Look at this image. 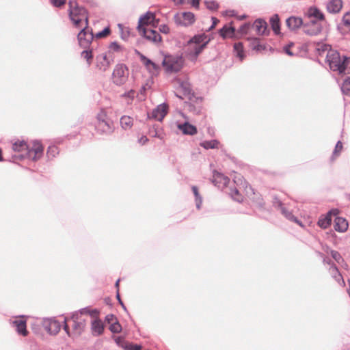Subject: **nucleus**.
<instances>
[{
	"mask_svg": "<svg viewBox=\"0 0 350 350\" xmlns=\"http://www.w3.org/2000/svg\"><path fill=\"white\" fill-rule=\"evenodd\" d=\"M83 314H88L86 310L75 312L70 319L65 318L64 329L71 337L79 336L85 326V320L83 318Z\"/></svg>",
	"mask_w": 350,
	"mask_h": 350,
	"instance_id": "1",
	"label": "nucleus"
},
{
	"mask_svg": "<svg viewBox=\"0 0 350 350\" xmlns=\"http://www.w3.org/2000/svg\"><path fill=\"white\" fill-rule=\"evenodd\" d=\"M232 178L235 185L239 186L240 189H243L245 191L246 198L252 203L259 206L264 205L265 203L262 196L259 193L254 191L241 174L234 173Z\"/></svg>",
	"mask_w": 350,
	"mask_h": 350,
	"instance_id": "2",
	"label": "nucleus"
},
{
	"mask_svg": "<svg viewBox=\"0 0 350 350\" xmlns=\"http://www.w3.org/2000/svg\"><path fill=\"white\" fill-rule=\"evenodd\" d=\"M68 13L70 20L75 27L80 28L88 25V16L85 9L79 6L76 1H70L68 3Z\"/></svg>",
	"mask_w": 350,
	"mask_h": 350,
	"instance_id": "3",
	"label": "nucleus"
},
{
	"mask_svg": "<svg viewBox=\"0 0 350 350\" xmlns=\"http://www.w3.org/2000/svg\"><path fill=\"white\" fill-rule=\"evenodd\" d=\"M208 42V40L205 35L195 36L187 45L186 53L189 59L196 62L198 55L204 49Z\"/></svg>",
	"mask_w": 350,
	"mask_h": 350,
	"instance_id": "4",
	"label": "nucleus"
},
{
	"mask_svg": "<svg viewBox=\"0 0 350 350\" xmlns=\"http://www.w3.org/2000/svg\"><path fill=\"white\" fill-rule=\"evenodd\" d=\"M327 60L330 68L339 73H345L350 70V58L340 57L338 52L329 51L327 55Z\"/></svg>",
	"mask_w": 350,
	"mask_h": 350,
	"instance_id": "5",
	"label": "nucleus"
},
{
	"mask_svg": "<svg viewBox=\"0 0 350 350\" xmlns=\"http://www.w3.org/2000/svg\"><path fill=\"white\" fill-rule=\"evenodd\" d=\"M94 127L100 135H109L114 131L113 122L109 118L105 109H100L96 116Z\"/></svg>",
	"mask_w": 350,
	"mask_h": 350,
	"instance_id": "6",
	"label": "nucleus"
},
{
	"mask_svg": "<svg viewBox=\"0 0 350 350\" xmlns=\"http://www.w3.org/2000/svg\"><path fill=\"white\" fill-rule=\"evenodd\" d=\"M184 60L180 56L167 55L163 60L162 64L167 72H176L181 70Z\"/></svg>",
	"mask_w": 350,
	"mask_h": 350,
	"instance_id": "7",
	"label": "nucleus"
},
{
	"mask_svg": "<svg viewBox=\"0 0 350 350\" xmlns=\"http://www.w3.org/2000/svg\"><path fill=\"white\" fill-rule=\"evenodd\" d=\"M129 75V69L125 65L117 64L112 74L113 82L118 85H121L127 81Z\"/></svg>",
	"mask_w": 350,
	"mask_h": 350,
	"instance_id": "8",
	"label": "nucleus"
},
{
	"mask_svg": "<svg viewBox=\"0 0 350 350\" xmlns=\"http://www.w3.org/2000/svg\"><path fill=\"white\" fill-rule=\"evenodd\" d=\"M92 29L88 25L82 27V29L77 35V40L81 47L88 49L94 38Z\"/></svg>",
	"mask_w": 350,
	"mask_h": 350,
	"instance_id": "9",
	"label": "nucleus"
},
{
	"mask_svg": "<svg viewBox=\"0 0 350 350\" xmlns=\"http://www.w3.org/2000/svg\"><path fill=\"white\" fill-rule=\"evenodd\" d=\"M43 150L44 148L40 142H33L31 145H28L26 157L36 161L42 156Z\"/></svg>",
	"mask_w": 350,
	"mask_h": 350,
	"instance_id": "10",
	"label": "nucleus"
},
{
	"mask_svg": "<svg viewBox=\"0 0 350 350\" xmlns=\"http://www.w3.org/2000/svg\"><path fill=\"white\" fill-rule=\"evenodd\" d=\"M114 61V57L109 55L107 53H103L96 57V68L105 72L109 68L111 63Z\"/></svg>",
	"mask_w": 350,
	"mask_h": 350,
	"instance_id": "11",
	"label": "nucleus"
},
{
	"mask_svg": "<svg viewBox=\"0 0 350 350\" xmlns=\"http://www.w3.org/2000/svg\"><path fill=\"white\" fill-rule=\"evenodd\" d=\"M159 24V20L155 18V14L152 12H148L144 15L140 17L139 24L137 26L138 30L140 27H145L146 25H152L156 27Z\"/></svg>",
	"mask_w": 350,
	"mask_h": 350,
	"instance_id": "12",
	"label": "nucleus"
},
{
	"mask_svg": "<svg viewBox=\"0 0 350 350\" xmlns=\"http://www.w3.org/2000/svg\"><path fill=\"white\" fill-rule=\"evenodd\" d=\"M139 33L141 36H144L146 40L154 43L161 42V36L155 30L150 29L146 27H140Z\"/></svg>",
	"mask_w": 350,
	"mask_h": 350,
	"instance_id": "13",
	"label": "nucleus"
},
{
	"mask_svg": "<svg viewBox=\"0 0 350 350\" xmlns=\"http://www.w3.org/2000/svg\"><path fill=\"white\" fill-rule=\"evenodd\" d=\"M28 149V145L25 141L17 140L12 144V150L15 152L19 153V156L14 155L12 157V159L15 161L17 157L25 158L26 157L27 152Z\"/></svg>",
	"mask_w": 350,
	"mask_h": 350,
	"instance_id": "14",
	"label": "nucleus"
},
{
	"mask_svg": "<svg viewBox=\"0 0 350 350\" xmlns=\"http://www.w3.org/2000/svg\"><path fill=\"white\" fill-rule=\"evenodd\" d=\"M194 18V14L189 12L177 14L174 16L176 23L185 26L192 24L195 21Z\"/></svg>",
	"mask_w": 350,
	"mask_h": 350,
	"instance_id": "15",
	"label": "nucleus"
},
{
	"mask_svg": "<svg viewBox=\"0 0 350 350\" xmlns=\"http://www.w3.org/2000/svg\"><path fill=\"white\" fill-rule=\"evenodd\" d=\"M43 325L44 329L51 334H57L61 329L60 323L53 319H45Z\"/></svg>",
	"mask_w": 350,
	"mask_h": 350,
	"instance_id": "16",
	"label": "nucleus"
},
{
	"mask_svg": "<svg viewBox=\"0 0 350 350\" xmlns=\"http://www.w3.org/2000/svg\"><path fill=\"white\" fill-rule=\"evenodd\" d=\"M229 181V178L224 176L223 174L217 171L213 172L212 182L217 187L224 188L226 187Z\"/></svg>",
	"mask_w": 350,
	"mask_h": 350,
	"instance_id": "17",
	"label": "nucleus"
},
{
	"mask_svg": "<svg viewBox=\"0 0 350 350\" xmlns=\"http://www.w3.org/2000/svg\"><path fill=\"white\" fill-rule=\"evenodd\" d=\"M14 327H16L17 333L23 336H27L29 332L27 329V322L24 319V317L20 319H16L12 322Z\"/></svg>",
	"mask_w": 350,
	"mask_h": 350,
	"instance_id": "18",
	"label": "nucleus"
},
{
	"mask_svg": "<svg viewBox=\"0 0 350 350\" xmlns=\"http://www.w3.org/2000/svg\"><path fill=\"white\" fill-rule=\"evenodd\" d=\"M168 106L166 104H161L157 106L152 112V118L154 119L161 121L167 113Z\"/></svg>",
	"mask_w": 350,
	"mask_h": 350,
	"instance_id": "19",
	"label": "nucleus"
},
{
	"mask_svg": "<svg viewBox=\"0 0 350 350\" xmlns=\"http://www.w3.org/2000/svg\"><path fill=\"white\" fill-rule=\"evenodd\" d=\"M231 198L239 202H242L246 198L245 191L243 189H240L239 186L236 185L234 188H231L229 192Z\"/></svg>",
	"mask_w": 350,
	"mask_h": 350,
	"instance_id": "20",
	"label": "nucleus"
},
{
	"mask_svg": "<svg viewBox=\"0 0 350 350\" xmlns=\"http://www.w3.org/2000/svg\"><path fill=\"white\" fill-rule=\"evenodd\" d=\"M337 214H338L337 210H336V209L332 210L326 215V216H325L323 218L319 219V220L318 221L319 226L322 228H324V229L327 228L331 224L332 216L336 215Z\"/></svg>",
	"mask_w": 350,
	"mask_h": 350,
	"instance_id": "21",
	"label": "nucleus"
},
{
	"mask_svg": "<svg viewBox=\"0 0 350 350\" xmlns=\"http://www.w3.org/2000/svg\"><path fill=\"white\" fill-rule=\"evenodd\" d=\"M342 8V0H330L327 4V10L330 13H338Z\"/></svg>",
	"mask_w": 350,
	"mask_h": 350,
	"instance_id": "22",
	"label": "nucleus"
},
{
	"mask_svg": "<svg viewBox=\"0 0 350 350\" xmlns=\"http://www.w3.org/2000/svg\"><path fill=\"white\" fill-rule=\"evenodd\" d=\"M348 228L347 221L340 217H336L334 219V229L340 232H345Z\"/></svg>",
	"mask_w": 350,
	"mask_h": 350,
	"instance_id": "23",
	"label": "nucleus"
},
{
	"mask_svg": "<svg viewBox=\"0 0 350 350\" xmlns=\"http://www.w3.org/2000/svg\"><path fill=\"white\" fill-rule=\"evenodd\" d=\"M286 24L290 30H295L302 25V19L299 17L291 16L286 19Z\"/></svg>",
	"mask_w": 350,
	"mask_h": 350,
	"instance_id": "24",
	"label": "nucleus"
},
{
	"mask_svg": "<svg viewBox=\"0 0 350 350\" xmlns=\"http://www.w3.org/2000/svg\"><path fill=\"white\" fill-rule=\"evenodd\" d=\"M178 128L185 135H195L197 133V129L195 126L187 122L183 124H178Z\"/></svg>",
	"mask_w": 350,
	"mask_h": 350,
	"instance_id": "25",
	"label": "nucleus"
},
{
	"mask_svg": "<svg viewBox=\"0 0 350 350\" xmlns=\"http://www.w3.org/2000/svg\"><path fill=\"white\" fill-rule=\"evenodd\" d=\"M92 330L94 335H100L104 330V325L101 320L94 319L92 322Z\"/></svg>",
	"mask_w": 350,
	"mask_h": 350,
	"instance_id": "26",
	"label": "nucleus"
},
{
	"mask_svg": "<svg viewBox=\"0 0 350 350\" xmlns=\"http://www.w3.org/2000/svg\"><path fill=\"white\" fill-rule=\"evenodd\" d=\"M253 27L255 29L257 34L265 35L267 31V23L262 20H256L253 25Z\"/></svg>",
	"mask_w": 350,
	"mask_h": 350,
	"instance_id": "27",
	"label": "nucleus"
},
{
	"mask_svg": "<svg viewBox=\"0 0 350 350\" xmlns=\"http://www.w3.org/2000/svg\"><path fill=\"white\" fill-rule=\"evenodd\" d=\"M141 60L144 65L148 69L150 72H156L159 70V66L156 64L154 62H152L150 59L145 57L144 55H141Z\"/></svg>",
	"mask_w": 350,
	"mask_h": 350,
	"instance_id": "28",
	"label": "nucleus"
},
{
	"mask_svg": "<svg viewBox=\"0 0 350 350\" xmlns=\"http://www.w3.org/2000/svg\"><path fill=\"white\" fill-rule=\"evenodd\" d=\"M308 15L309 17H312L319 21L325 19L324 14L316 7L310 8L308 10Z\"/></svg>",
	"mask_w": 350,
	"mask_h": 350,
	"instance_id": "29",
	"label": "nucleus"
},
{
	"mask_svg": "<svg viewBox=\"0 0 350 350\" xmlns=\"http://www.w3.org/2000/svg\"><path fill=\"white\" fill-rule=\"evenodd\" d=\"M270 23L275 33L279 34L280 33V19L277 14L270 18Z\"/></svg>",
	"mask_w": 350,
	"mask_h": 350,
	"instance_id": "30",
	"label": "nucleus"
},
{
	"mask_svg": "<svg viewBox=\"0 0 350 350\" xmlns=\"http://www.w3.org/2000/svg\"><path fill=\"white\" fill-rule=\"evenodd\" d=\"M120 124L124 130L130 129L133 124V119L128 116H124L120 119Z\"/></svg>",
	"mask_w": 350,
	"mask_h": 350,
	"instance_id": "31",
	"label": "nucleus"
},
{
	"mask_svg": "<svg viewBox=\"0 0 350 350\" xmlns=\"http://www.w3.org/2000/svg\"><path fill=\"white\" fill-rule=\"evenodd\" d=\"M123 50V48L117 42H113L109 44V50L106 53L109 55L113 56L114 53H120Z\"/></svg>",
	"mask_w": 350,
	"mask_h": 350,
	"instance_id": "32",
	"label": "nucleus"
},
{
	"mask_svg": "<svg viewBox=\"0 0 350 350\" xmlns=\"http://www.w3.org/2000/svg\"><path fill=\"white\" fill-rule=\"evenodd\" d=\"M234 51L237 57H238L241 61H243L245 57L243 44L241 42L235 43L234 44Z\"/></svg>",
	"mask_w": 350,
	"mask_h": 350,
	"instance_id": "33",
	"label": "nucleus"
},
{
	"mask_svg": "<svg viewBox=\"0 0 350 350\" xmlns=\"http://www.w3.org/2000/svg\"><path fill=\"white\" fill-rule=\"evenodd\" d=\"M234 32V28L231 27H227L224 26L221 30H220V35L223 38L226 37H232Z\"/></svg>",
	"mask_w": 350,
	"mask_h": 350,
	"instance_id": "34",
	"label": "nucleus"
},
{
	"mask_svg": "<svg viewBox=\"0 0 350 350\" xmlns=\"http://www.w3.org/2000/svg\"><path fill=\"white\" fill-rule=\"evenodd\" d=\"M219 142L217 140L204 141L200 144V146L205 149L217 148Z\"/></svg>",
	"mask_w": 350,
	"mask_h": 350,
	"instance_id": "35",
	"label": "nucleus"
},
{
	"mask_svg": "<svg viewBox=\"0 0 350 350\" xmlns=\"http://www.w3.org/2000/svg\"><path fill=\"white\" fill-rule=\"evenodd\" d=\"M341 89L344 94L350 95V77L345 80Z\"/></svg>",
	"mask_w": 350,
	"mask_h": 350,
	"instance_id": "36",
	"label": "nucleus"
},
{
	"mask_svg": "<svg viewBox=\"0 0 350 350\" xmlns=\"http://www.w3.org/2000/svg\"><path fill=\"white\" fill-rule=\"evenodd\" d=\"M111 33V29L109 28V27H105L103 31L97 33L96 35H95V38H106L107 36H108Z\"/></svg>",
	"mask_w": 350,
	"mask_h": 350,
	"instance_id": "37",
	"label": "nucleus"
},
{
	"mask_svg": "<svg viewBox=\"0 0 350 350\" xmlns=\"http://www.w3.org/2000/svg\"><path fill=\"white\" fill-rule=\"evenodd\" d=\"M310 27V26L309 27ZM311 27H314V29H307L306 31L311 35L317 34L321 30V28L319 25H317L316 23H312L311 25Z\"/></svg>",
	"mask_w": 350,
	"mask_h": 350,
	"instance_id": "38",
	"label": "nucleus"
},
{
	"mask_svg": "<svg viewBox=\"0 0 350 350\" xmlns=\"http://www.w3.org/2000/svg\"><path fill=\"white\" fill-rule=\"evenodd\" d=\"M109 329L113 333H120L122 330V326L118 321H116L111 324Z\"/></svg>",
	"mask_w": 350,
	"mask_h": 350,
	"instance_id": "39",
	"label": "nucleus"
},
{
	"mask_svg": "<svg viewBox=\"0 0 350 350\" xmlns=\"http://www.w3.org/2000/svg\"><path fill=\"white\" fill-rule=\"evenodd\" d=\"M279 204H280V207H281V211H282V214H283V215H284L287 219H290V220H294V219H295V217L293 216V215L291 212H289V211H286V210L285 209V208L282 206V203H281V202H280V203H279Z\"/></svg>",
	"mask_w": 350,
	"mask_h": 350,
	"instance_id": "40",
	"label": "nucleus"
},
{
	"mask_svg": "<svg viewBox=\"0 0 350 350\" xmlns=\"http://www.w3.org/2000/svg\"><path fill=\"white\" fill-rule=\"evenodd\" d=\"M81 57L85 59H87L88 64H90L91 59H92V51L85 50L81 53Z\"/></svg>",
	"mask_w": 350,
	"mask_h": 350,
	"instance_id": "41",
	"label": "nucleus"
},
{
	"mask_svg": "<svg viewBox=\"0 0 350 350\" xmlns=\"http://www.w3.org/2000/svg\"><path fill=\"white\" fill-rule=\"evenodd\" d=\"M205 4L206 5V8L212 11L216 10L219 8V5L216 1H206Z\"/></svg>",
	"mask_w": 350,
	"mask_h": 350,
	"instance_id": "42",
	"label": "nucleus"
},
{
	"mask_svg": "<svg viewBox=\"0 0 350 350\" xmlns=\"http://www.w3.org/2000/svg\"><path fill=\"white\" fill-rule=\"evenodd\" d=\"M342 150V144L341 142L338 141L335 146L334 152H333V157H336L339 155L340 152Z\"/></svg>",
	"mask_w": 350,
	"mask_h": 350,
	"instance_id": "43",
	"label": "nucleus"
},
{
	"mask_svg": "<svg viewBox=\"0 0 350 350\" xmlns=\"http://www.w3.org/2000/svg\"><path fill=\"white\" fill-rule=\"evenodd\" d=\"M192 191H193V194L195 195V196L196 198L197 206L199 208H200V204L202 202V199H201V197L200 196L198 187L196 186H193L192 187Z\"/></svg>",
	"mask_w": 350,
	"mask_h": 350,
	"instance_id": "44",
	"label": "nucleus"
},
{
	"mask_svg": "<svg viewBox=\"0 0 350 350\" xmlns=\"http://www.w3.org/2000/svg\"><path fill=\"white\" fill-rule=\"evenodd\" d=\"M57 152H58V150L56 146H50L48 148L47 154L49 157H50V156L55 157V154L57 153Z\"/></svg>",
	"mask_w": 350,
	"mask_h": 350,
	"instance_id": "45",
	"label": "nucleus"
},
{
	"mask_svg": "<svg viewBox=\"0 0 350 350\" xmlns=\"http://www.w3.org/2000/svg\"><path fill=\"white\" fill-rule=\"evenodd\" d=\"M331 256L338 262H340L342 259L341 255L337 251H331Z\"/></svg>",
	"mask_w": 350,
	"mask_h": 350,
	"instance_id": "46",
	"label": "nucleus"
},
{
	"mask_svg": "<svg viewBox=\"0 0 350 350\" xmlns=\"http://www.w3.org/2000/svg\"><path fill=\"white\" fill-rule=\"evenodd\" d=\"M51 3L55 7H60L66 3V0H50Z\"/></svg>",
	"mask_w": 350,
	"mask_h": 350,
	"instance_id": "47",
	"label": "nucleus"
},
{
	"mask_svg": "<svg viewBox=\"0 0 350 350\" xmlns=\"http://www.w3.org/2000/svg\"><path fill=\"white\" fill-rule=\"evenodd\" d=\"M293 46V44H290L284 47V51H285V53L288 55L289 56H293L294 55V53L293 52L291 51V47Z\"/></svg>",
	"mask_w": 350,
	"mask_h": 350,
	"instance_id": "48",
	"label": "nucleus"
},
{
	"mask_svg": "<svg viewBox=\"0 0 350 350\" xmlns=\"http://www.w3.org/2000/svg\"><path fill=\"white\" fill-rule=\"evenodd\" d=\"M342 21L345 25H350V12H347L343 16Z\"/></svg>",
	"mask_w": 350,
	"mask_h": 350,
	"instance_id": "49",
	"label": "nucleus"
},
{
	"mask_svg": "<svg viewBox=\"0 0 350 350\" xmlns=\"http://www.w3.org/2000/svg\"><path fill=\"white\" fill-rule=\"evenodd\" d=\"M118 27L120 29V30L122 31V38L125 39L126 38V36L129 35V30H126L125 31H124V27L121 25V24H119L118 25Z\"/></svg>",
	"mask_w": 350,
	"mask_h": 350,
	"instance_id": "50",
	"label": "nucleus"
},
{
	"mask_svg": "<svg viewBox=\"0 0 350 350\" xmlns=\"http://www.w3.org/2000/svg\"><path fill=\"white\" fill-rule=\"evenodd\" d=\"M126 350H141V347L139 345H133L132 344H129L126 346Z\"/></svg>",
	"mask_w": 350,
	"mask_h": 350,
	"instance_id": "51",
	"label": "nucleus"
},
{
	"mask_svg": "<svg viewBox=\"0 0 350 350\" xmlns=\"http://www.w3.org/2000/svg\"><path fill=\"white\" fill-rule=\"evenodd\" d=\"M159 30L161 32L164 33L165 34H167L170 32V28L166 25H161L159 27Z\"/></svg>",
	"mask_w": 350,
	"mask_h": 350,
	"instance_id": "52",
	"label": "nucleus"
},
{
	"mask_svg": "<svg viewBox=\"0 0 350 350\" xmlns=\"http://www.w3.org/2000/svg\"><path fill=\"white\" fill-rule=\"evenodd\" d=\"M249 27H250L249 24H245V25H242L240 28L241 33H247V31Z\"/></svg>",
	"mask_w": 350,
	"mask_h": 350,
	"instance_id": "53",
	"label": "nucleus"
},
{
	"mask_svg": "<svg viewBox=\"0 0 350 350\" xmlns=\"http://www.w3.org/2000/svg\"><path fill=\"white\" fill-rule=\"evenodd\" d=\"M199 3H200V0H192L191 1L192 6L196 8H198Z\"/></svg>",
	"mask_w": 350,
	"mask_h": 350,
	"instance_id": "54",
	"label": "nucleus"
},
{
	"mask_svg": "<svg viewBox=\"0 0 350 350\" xmlns=\"http://www.w3.org/2000/svg\"><path fill=\"white\" fill-rule=\"evenodd\" d=\"M148 139L146 136H143L139 139V142L141 144L144 145L148 142Z\"/></svg>",
	"mask_w": 350,
	"mask_h": 350,
	"instance_id": "55",
	"label": "nucleus"
},
{
	"mask_svg": "<svg viewBox=\"0 0 350 350\" xmlns=\"http://www.w3.org/2000/svg\"><path fill=\"white\" fill-rule=\"evenodd\" d=\"M212 20H213V25H212L211 28H213L219 23V20L214 17L212 18Z\"/></svg>",
	"mask_w": 350,
	"mask_h": 350,
	"instance_id": "56",
	"label": "nucleus"
},
{
	"mask_svg": "<svg viewBox=\"0 0 350 350\" xmlns=\"http://www.w3.org/2000/svg\"><path fill=\"white\" fill-rule=\"evenodd\" d=\"M175 4L176 5H181L183 4L185 1V0H172Z\"/></svg>",
	"mask_w": 350,
	"mask_h": 350,
	"instance_id": "57",
	"label": "nucleus"
},
{
	"mask_svg": "<svg viewBox=\"0 0 350 350\" xmlns=\"http://www.w3.org/2000/svg\"><path fill=\"white\" fill-rule=\"evenodd\" d=\"M4 161V160H3V155H2V150L0 148V161Z\"/></svg>",
	"mask_w": 350,
	"mask_h": 350,
	"instance_id": "58",
	"label": "nucleus"
},
{
	"mask_svg": "<svg viewBox=\"0 0 350 350\" xmlns=\"http://www.w3.org/2000/svg\"><path fill=\"white\" fill-rule=\"evenodd\" d=\"M117 298H118V299L119 300L120 304H122V305H123V304H122V301H121V299H120L119 293H117Z\"/></svg>",
	"mask_w": 350,
	"mask_h": 350,
	"instance_id": "59",
	"label": "nucleus"
},
{
	"mask_svg": "<svg viewBox=\"0 0 350 350\" xmlns=\"http://www.w3.org/2000/svg\"><path fill=\"white\" fill-rule=\"evenodd\" d=\"M349 288L348 289V293H349V295L350 296V281H349Z\"/></svg>",
	"mask_w": 350,
	"mask_h": 350,
	"instance_id": "60",
	"label": "nucleus"
},
{
	"mask_svg": "<svg viewBox=\"0 0 350 350\" xmlns=\"http://www.w3.org/2000/svg\"><path fill=\"white\" fill-rule=\"evenodd\" d=\"M116 287H118V286H119V280H118V281L116 282Z\"/></svg>",
	"mask_w": 350,
	"mask_h": 350,
	"instance_id": "61",
	"label": "nucleus"
},
{
	"mask_svg": "<svg viewBox=\"0 0 350 350\" xmlns=\"http://www.w3.org/2000/svg\"><path fill=\"white\" fill-rule=\"evenodd\" d=\"M245 18V16H241V18H241V19H243V18Z\"/></svg>",
	"mask_w": 350,
	"mask_h": 350,
	"instance_id": "62",
	"label": "nucleus"
},
{
	"mask_svg": "<svg viewBox=\"0 0 350 350\" xmlns=\"http://www.w3.org/2000/svg\"><path fill=\"white\" fill-rule=\"evenodd\" d=\"M229 13L230 15H232V11H230Z\"/></svg>",
	"mask_w": 350,
	"mask_h": 350,
	"instance_id": "63",
	"label": "nucleus"
}]
</instances>
